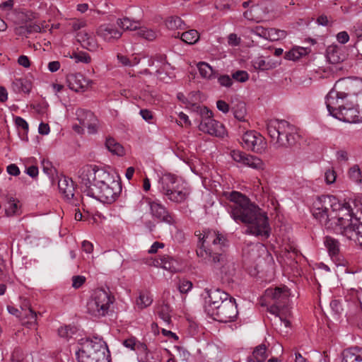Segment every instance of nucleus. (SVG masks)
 I'll list each match as a JSON object with an SVG mask.
<instances>
[{"label":"nucleus","instance_id":"f257e3e1","mask_svg":"<svg viewBox=\"0 0 362 362\" xmlns=\"http://www.w3.org/2000/svg\"><path fill=\"white\" fill-rule=\"evenodd\" d=\"M313 216L327 230L341 234L362 247V223L349 202L332 195L318 197L313 203Z\"/></svg>","mask_w":362,"mask_h":362},{"label":"nucleus","instance_id":"f03ea898","mask_svg":"<svg viewBox=\"0 0 362 362\" xmlns=\"http://www.w3.org/2000/svg\"><path fill=\"white\" fill-rule=\"evenodd\" d=\"M226 197L227 212L235 223L247 226V233L264 238L269 236L271 228L264 211L239 192L233 191Z\"/></svg>","mask_w":362,"mask_h":362},{"label":"nucleus","instance_id":"7ed1b4c3","mask_svg":"<svg viewBox=\"0 0 362 362\" xmlns=\"http://www.w3.org/2000/svg\"><path fill=\"white\" fill-rule=\"evenodd\" d=\"M361 90V79L343 78L337 81L325 98L329 114L344 122H362V111H359L354 103L356 90Z\"/></svg>","mask_w":362,"mask_h":362},{"label":"nucleus","instance_id":"20e7f679","mask_svg":"<svg viewBox=\"0 0 362 362\" xmlns=\"http://www.w3.org/2000/svg\"><path fill=\"white\" fill-rule=\"evenodd\" d=\"M78 177L83 192L103 203H113L122 192L119 182L94 165L82 166L78 171Z\"/></svg>","mask_w":362,"mask_h":362},{"label":"nucleus","instance_id":"39448f33","mask_svg":"<svg viewBox=\"0 0 362 362\" xmlns=\"http://www.w3.org/2000/svg\"><path fill=\"white\" fill-rule=\"evenodd\" d=\"M227 247V240L224 236L214 230H206L202 237H199L196 253L202 261L214 264L222 274L227 275L234 269L233 262L226 254Z\"/></svg>","mask_w":362,"mask_h":362},{"label":"nucleus","instance_id":"423d86ee","mask_svg":"<svg viewBox=\"0 0 362 362\" xmlns=\"http://www.w3.org/2000/svg\"><path fill=\"white\" fill-rule=\"evenodd\" d=\"M76 356L78 362H110V351L106 343L99 337L78 340Z\"/></svg>","mask_w":362,"mask_h":362},{"label":"nucleus","instance_id":"0eeeda50","mask_svg":"<svg viewBox=\"0 0 362 362\" xmlns=\"http://www.w3.org/2000/svg\"><path fill=\"white\" fill-rule=\"evenodd\" d=\"M267 129L276 148L290 147L296 141V129L286 120L270 119L267 123Z\"/></svg>","mask_w":362,"mask_h":362},{"label":"nucleus","instance_id":"6e6552de","mask_svg":"<svg viewBox=\"0 0 362 362\" xmlns=\"http://www.w3.org/2000/svg\"><path fill=\"white\" fill-rule=\"evenodd\" d=\"M194 110L201 117V122L199 129L204 133L218 137H223L226 134V129L223 124L215 120L213 117V112L205 106L192 105Z\"/></svg>","mask_w":362,"mask_h":362},{"label":"nucleus","instance_id":"1a4fd4ad","mask_svg":"<svg viewBox=\"0 0 362 362\" xmlns=\"http://www.w3.org/2000/svg\"><path fill=\"white\" fill-rule=\"evenodd\" d=\"M114 302V297L104 289L93 291L87 303L88 313L95 317H103L107 314L110 305Z\"/></svg>","mask_w":362,"mask_h":362},{"label":"nucleus","instance_id":"9d476101","mask_svg":"<svg viewBox=\"0 0 362 362\" xmlns=\"http://www.w3.org/2000/svg\"><path fill=\"white\" fill-rule=\"evenodd\" d=\"M238 308L235 298L230 297L222 301L211 313L208 314L212 319L221 322H228L235 320L238 316Z\"/></svg>","mask_w":362,"mask_h":362},{"label":"nucleus","instance_id":"9b49d317","mask_svg":"<svg viewBox=\"0 0 362 362\" xmlns=\"http://www.w3.org/2000/svg\"><path fill=\"white\" fill-rule=\"evenodd\" d=\"M242 146L257 153L265 152L267 141L264 136L255 130L246 131L241 136Z\"/></svg>","mask_w":362,"mask_h":362},{"label":"nucleus","instance_id":"f8f14e48","mask_svg":"<svg viewBox=\"0 0 362 362\" xmlns=\"http://www.w3.org/2000/svg\"><path fill=\"white\" fill-rule=\"evenodd\" d=\"M204 292V310L207 315L229 298V295L219 288H206Z\"/></svg>","mask_w":362,"mask_h":362},{"label":"nucleus","instance_id":"ddd939ff","mask_svg":"<svg viewBox=\"0 0 362 362\" xmlns=\"http://www.w3.org/2000/svg\"><path fill=\"white\" fill-rule=\"evenodd\" d=\"M230 156L234 161L242 165L247 166L257 170L264 169V163L256 156L248 155L239 150L231 151Z\"/></svg>","mask_w":362,"mask_h":362},{"label":"nucleus","instance_id":"4468645a","mask_svg":"<svg viewBox=\"0 0 362 362\" xmlns=\"http://www.w3.org/2000/svg\"><path fill=\"white\" fill-rule=\"evenodd\" d=\"M230 156L234 161L242 165L247 166L257 170L264 169V163L256 156L248 155L239 150L231 151Z\"/></svg>","mask_w":362,"mask_h":362},{"label":"nucleus","instance_id":"2eb2a0df","mask_svg":"<svg viewBox=\"0 0 362 362\" xmlns=\"http://www.w3.org/2000/svg\"><path fill=\"white\" fill-rule=\"evenodd\" d=\"M290 291L286 286L269 288L265 291V297L274 301V303L278 304L279 306L289 305Z\"/></svg>","mask_w":362,"mask_h":362},{"label":"nucleus","instance_id":"dca6fc26","mask_svg":"<svg viewBox=\"0 0 362 362\" xmlns=\"http://www.w3.org/2000/svg\"><path fill=\"white\" fill-rule=\"evenodd\" d=\"M190 193V187L181 179L172 192H170L165 198L173 202L182 203L189 198Z\"/></svg>","mask_w":362,"mask_h":362},{"label":"nucleus","instance_id":"f3484780","mask_svg":"<svg viewBox=\"0 0 362 362\" xmlns=\"http://www.w3.org/2000/svg\"><path fill=\"white\" fill-rule=\"evenodd\" d=\"M148 206L153 218L158 221L171 224L173 222V217L160 202L158 201H149Z\"/></svg>","mask_w":362,"mask_h":362},{"label":"nucleus","instance_id":"a211bd4d","mask_svg":"<svg viewBox=\"0 0 362 362\" xmlns=\"http://www.w3.org/2000/svg\"><path fill=\"white\" fill-rule=\"evenodd\" d=\"M92 81L81 74H71L67 77L69 88L75 92H84L92 85Z\"/></svg>","mask_w":362,"mask_h":362},{"label":"nucleus","instance_id":"6ab92c4d","mask_svg":"<svg viewBox=\"0 0 362 362\" xmlns=\"http://www.w3.org/2000/svg\"><path fill=\"white\" fill-rule=\"evenodd\" d=\"M181 178L175 175L167 173L163 174L158 180V190L165 197L172 192Z\"/></svg>","mask_w":362,"mask_h":362},{"label":"nucleus","instance_id":"aec40b11","mask_svg":"<svg viewBox=\"0 0 362 362\" xmlns=\"http://www.w3.org/2000/svg\"><path fill=\"white\" fill-rule=\"evenodd\" d=\"M97 35L107 42H113L119 40L122 33L115 25L106 23L101 25L96 31Z\"/></svg>","mask_w":362,"mask_h":362},{"label":"nucleus","instance_id":"412c9836","mask_svg":"<svg viewBox=\"0 0 362 362\" xmlns=\"http://www.w3.org/2000/svg\"><path fill=\"white\" fill-rule=\"evenodd\" d=\"M76 39L83 48L90 52H95L98 48V43L92 33L85 30L79 31L76 35Z\"/></svg>","mask_w":362,"mask_h":362},{"label":"nucleus","instance_id":"4be33fe9","mask_svg":"<svg viewBox=\"0 0 362 362\" xmlns=\"http://www.w3.org/2000/svg\"><path fill=\"white\" fill-rule=\"evenodd\" d=\"M59 192L67 200L71 199L74 196V185L71 179L67 177H62L58 181Z\"/></svg>","mask_w":362,"mask_h":362},{"label":"nucleus","instance_id":"5701e85b","mask_svg":"<svg viewBox=\"0 0 362 362\" xmlns=\"http://www.w3.org/2000/svg\"><path fill=\"white\" fill-rule=\"evenodd\" d=\"M341 362H362V348L354 346L345 349Z\"/></svg>","mask_w":362,"mask_h":362},{"label":"nucleus","instance_id":"b1692460","mask_svg":"<svg viewBox=\"0 0 362 362\" xmlns=\"http://www.w3.org/2000/svg\"><path fill=\"white\" fill-rule=\"evenodd\" d=\"M324 244L327 249L328 253L333 260H339V243L336 239L326 236Z\"/></svg>","mask_w":362,"mask_h":362},{"label":"nucleus","instance_id":"393cba45","mask_svg":"<svg viewBox=\"0 0 362 362\" xmlns=\"http://www.w3.org/2000/svg\"><path fill=\"white\" fill-rule=\"evenodd\" d=\"M158 265L163 269L171 272H177L180 270V264L178 261L168 255H163L157 261Z\"/></svg>","mask_w":362,"mask_h":362},{"label":"nucleus","instance_id":"a878e982","mask_svg":"<svg viewBox=\"0 0 362 362\" xmlns=\"http://www.w3.org/2000/svg\"><path fill=\"white\" fill-rule=\"evenodd\" d=\"M267 358V347L260 344L255 347L251 356H248L247 362H264Z\"/></svg>","mask_w":362,"mask_h":362},{"label":"nucleus","instance_id":"bb28decb","mask_svg":"<svg viewBox=\"0 0 362 362\" xmlns=\"http://www.w3.org/2000/svg\"><path fill=\"white\" fill-rule=\"evenodd\" d=\"M199 74L203 78L211 80L217 77V71H215L208 63L200 62L197 64Z\"/></svg>","mask_w":362,"mask_h":362},{"label":"nucleus","instance_id":"cd10ccee","mask_svg":"<svg viewBox=\"0 0 362 362\" xmlns=\"http://www.w3.org/2000/svg\"><path fill=\"white\" fill-rule=\"evenodd\" d=\"M12 88L16 93H29L32 88V84L26 78H16L12 82Z\"/></svg>","mask_w":362,"mask_h":362},{"label":"nucleus","instance_id":"c85d7f7f","mask_svg":"<svg viewBox=\"0 0 362 362\" xmlns=\"http://www.w3.org/2000/svg\"><path fill=\"white\" fill-rule=\"evenodd\" d=\"M122 344L127 349L134 351L138 355L140 351H144L146 349V344L140 342L134 337H130L124 339Z\"/></svg>","mask_w":362,"mask_h":362},{"label":"nucleus","instance_id":"c756f323","mask_svg":"<svg viewBox=\"0 0 362 362\" xmlns=\"http://www.w3.org/2000/svg\"><path fill=\"white\" fill-rule=\"evenodd\" d=\"M138 358L141 362H160L161 358L160 353L157 351H150L146 346L145 351H140Z\"/></svg>","mask_w":362,"mask_h":362},{"label":"nucleus","instance_id":"7c9ffc66","mask_svg":"<svg viewBox=\"0 0 362 362\" xmlns=\"http://www.w3.org/2000/svg\"><path fill=\"white\" fill-rule=\"evenodd\" d=\"M309 49L303 47H294L285 54V59L296 61L309 53Z\"/></svg>","mask_w":362,"mask_h":362},{"label":"nucleus","instance_id":"2f4dec72","mask_svg":"<svg viewBox=\"0 0 362 362\" xmlns=\"http://www.w3.org/2000/svg\"><path fill=\"white\" fill-rule=\"evenodd\" d=\"M327 59L333 64H338L344 60L341 49L336 46H330L327 49Z\"/></svg>","mask_w":362,"mask_h":362},{"label":"nucleus","instance_id":"473e14b6","mask_svg":"<svg viewBox=\"0 0 362 362\" xmlns=\"http://www.w3.org/2000/svg\"><path fill=\"white\" fill-rule=\"evenodd\" d=\"M105 146L112 154L118 156H122L124 154L123 146L113 138L106 139Z\"/></svg>","mask_w":362,"mask_h":362},{"label":"nucleus","instance_id":"72a5a7b5","mask_svg":"<svg viewBox=\"0 0 362 362\" xmlns=\"http://www.w3.org/2000/svg\"><path fill=\"white\" fill-rule=\"evenodd\" d=\"M252 66L255 69L267 71L276 67V64L266 61L263 57H258L252 61Z\"/></svg>","mask_w":362,"mask_h":362},{"label":"nucleus","instance_id":"f704fd0d","mask_svg":"<svg viewBox=\"0 0 362 362\" xmlns=\"http://www.w3.org/2000/svg\"><path fill=\"white\" fill-rule=\"evenodd\" d=\"M153 298L148 291H141L139 297L136 300V304L140 309H144L151 305Z\"/></svg>","mask_w":362,"mask_h":362},{"label":"nucleus","instance_id":"c9c22d12","mask_svg":"<svg viewBox=\"0 0 362 362\" xmlns=\"http://www.w3.org/2000/svg\"><path fill=\"white\" fill-rule=\"evenodd\" d=\"M117 23L123 30H136L140 26L138 21L131 20L127 17L119 18L117 21Z\"/></svg>","mask_w":362,"mask_h":362},{"label":"nucleus","instance_id":"e433bc0d","mask_svg":"<svg viewBox=\"0 0 362 362\" xmlns=\"http://www.w3.org/2000/svg\"><path fill=\"white\" fill-rule=\"evenodd\" d=\"M234 117L239 121L245 122V117L247 114L246 105L243 102L238 103L233 108Z\"/></svg>","mask_w":362,"mask_h":362},{"label":"nucleus","instance_id":"4c0bfd02","mask_svg":"<svg viewBox=\"0 0 362 362\" xmlns=\"http://www.w3.org/2000/svg\"><path fill=\"white\" fill-rule=\"evenodd\" d=\"M180 38L183 42L189 45H193L199 40V35L196 30H189L182 33Z\"/></svg>","mask_w":362,"mask_h":362},{"label":"nucleus","instance_id":"58836bf2","mask_svg":"<svg viewBox=\"0 0 362 362\" xmlns=\"http://www.w3.org/2000/svg\"><path fill=\"white\" fill-rule=\"evenodd\" d=\"M286 36V32L285 30L275 28H269L266 40H269L270 41H276L285 38Z\"/></svg>","mask_w":362,"mask_h":362},{"label":"nucleus","instance_id":"ea45409f","mask_svg":"<svg viewBox=\"0 0 362 362\" xmlns=\"http://www.w3.org/2000/svg\"><path fill=\"white\" fill-rule=\"evenodd\" d=\"M76 115L80 124L83 127V125L87 124V122L90 119L93 118V113L89 110L78 109Z\"/></svg>","mask_w":362,"mask_h":362},{"label":"nucleus","instance_id":"a19ab883","mask_svg":"<svg viewBox=\"0 0 362 362\" xmlns=\"http://www.w3.org/2000/svg\"><path fill=\"white\" fill-rule=\"evenodd\" d=\"M166 26L171 30L182 29L185 26L182 20L178 16H171L166 20Z\"/></svg>","mask_w":362,"mask_h":362},{"label":"nucleus","instance_id":"79ce46f5","mask_svg":"<svg viewBox=\"0 0 362 362\" xmlns=\"http://www.w3.org/2000/svg\"><path fill=\"white\" fill-rule=\"evenodd\" d=\"M170 308L168 305H162L159 307L158 315L160 318L167 325L171 322Z\"/></svg>","mask_w":362,"mask_h":362},{"label":"nucleus","instance_id":"37998d69","mask_svg":"<svg viewBox=\"0 0 362 362\" xmlns=\"http://www.w3.org/2000/svg\"><path fill=\"white\" fill-rule=\"evenodd\" d=\"M136 33L139 36L149 41L153 40L157 37V33L156 31L146 27L139 26Z\"/></svg>","mask_w":362,"mask_h":362},{"label":"nucleus","instance_id":"c03bdc74","mask_svg":"<svg viewBox=\"0 0 362 362\" xmlns=\"http://www.w3.org/2000/svg\"><path fill=\"white\" fill-rule=\"evenodd\" d=\"M76 327L71 326L61 327L58 329V334L60 337L67 340L72 338L76 332Z\"/></svg>","mask_w":362,"mask_h":362},{"label":"nucleus","instance_id":"a18cd8bd","mask_svg":"<svg viewBox=\"0 0 362 362\" xmlns=\"http://www.w3.org/2000/svg\"><path fill=\"white\" fill-rule=\"evenodd\" d=\"M349 177L352 181L362 185V173L358 165H354L349 169Z\"/></svg>","mask_w":362,"mask_h":362},{"label":"nucleus","instance_id":"49530a36","mask_svg":"<svg viewBox=\"0 0 362 362\" xmlns=\"http://www.w3.org/2000/svg\"><path fill=\"white\" fill-rule=\"evenodd\" d=\"M259 8L257 6H252L250 9L244 12V17L249 21H255L259 22L261 17L258 16Z\"/></svg>","mask_w":362,"mask_h":362},{"label":"nucleus","instance_id":"de8ad7c7","mask_svg":"<svg viewBox=\"0 0 362 362\" xmlns=\"http://www.w3.org/2000/svg\"><path fill=\"white\" fill-rule=\"evenodd\" d=\"M18 202L11 198L8 200L5 207V213L6 216H11L18 213Z\"/></svg>","mask_w":362,"mask_h":362},{"label":"nucleus","instance_id":"09e8293b","mask_svg":"<svg viewBox=\"0 0 362 362\" xmlns=\"http://www.w3.org/2000/svg\"><path fill=\"white\" fill-rule=\"evenodd\" d=\"M70 58L74 59L76 63H85L88 64L91 61V58L88 54L83 52H74L70 55Z\"/></svg>","mask_w":362,"mask_h":362},{"label":"nucleus","instance_id":"8fccbe9b","mask_svg":"<svg viewBox=\"0 0 362 362\" xmlns=\"http://www.w3.org/2000/svg\"><path fill=\"white\" fill-rule=\"evenodd\" d=\"M25 315L26 317L28 319L27 323L29 325L30 327H34L35 329H37V313L35 312L31 308H28Z\"/></svg>","mask_w":362,"mask_h":362},{"label":"nucleus","instance_id":"3c124183","mask_svg":"<svg viewBox=\"0 0 362 362\" xmlns=\"http://www.w3.org/2000/svg\"><path fill=\"white\" fill-rule=\"evenodd\" d=\"M232 79L240 83H245L249 79V74L246 71L238 70L232 74Z\"/></svg>","mask_w":362,"mask_h":362},{"label":"nucleus","instance_id":"603ef678","mask_svg":"<svg viewBox=\"0 0 362 362\" xmlns=\"http://www.w3.org/2000/svg\"><path fill=\"white\" fill-rule=\"evenodd\" d=\"M98 121L95 115H93V118L90 119L87 122V124L83 126L84 128H87L89 134H95L98 131Z\"/></svg>","mask_w":362,"mask_h":362},{"label":"nucleus","instance_id":"864d4df0","mask_svg":"<svg viewBox=\"0 0 362 362\" xmlns=\"http://www.w3.org/2000/svg\"><path fill=\"white\" fill-rule=\"evenodd\" d=\"M192 286L193 284L190 281L182 279L179 281L178 290L181 293H187L192 290Z\"/></svg>","mask_w":362,"mask_h":362},{"label":"nucleus","instance_id":"5fc2aeb1","mask_svg":"<svg viewBox=\"0 0 362 362\" xmlns=\"http://www.w3.org/2000/svg\"><path fill=\"white\" fill-rule=\"evenodd\" d=\"M217 79L218 82L220 84L221 86L226 87V88H230L232 86L233 82L232 77H230V76L223 74V75H217Z\"/></svg>","mask_w":362,"mask_h":362},{"label":"nucleus","instance_id":"6e6d98bb","mask_svg":"<svg viewBox=\"0 0 362 362\" xmlns=\"http://www.w3.org/2000/svg\"><path fill=\"white\" fill-rule=\"evenodd\" d=\"M337 178V173L333 168H329L325 172V181L327 185L334 183Z\"/></svg>","mask_w":362,"mask_h":362},{"label":"nucleus","instance_id":"4d7b16f0","mask_svg":"<svg viewBox=\"0 0 362 362\" xmlns=\"http://www.w3.org/2000/svg\"><path fill=\"white\" fill-rule=\"evenodd\" d=\"M284 308H288V307L286 306H279L278 304L274 303L272 305H271L268 308V312L274 315L275 318L277 320L279 318V317L281 315V310Z\"/></svg>","mask_w":362,"mask_h":362},{"label":"nucleus","instance_id":"13d9d810","mask_svg":"<svg viewBox=\"0 0 362 362\" xmlns=\"http://www.w3.org/2000/svg\"><path fill=\"white\" fill-rule=\"evenodd\" d=\"M268 28H264L262 26H255L250 29V33H253L260 37L267 39Z\"/></svg>","mask_w":362,"mask_h":362},{"label":"nucleus","instance_id":"bf43d9fd","mask_svg":"<svg viewBox=\"0 0 362 362\" xmlns=\"http://www.w3.org/2000/svg\"><path fill=\"white\" fill-rule=\"evenodd\" d=\"M250 256L252 259H255L256 256V253L259 252H264L265 251V247L259 243L257 244H252L250 247Z\"/></svg>","mask_w":362,"mask_h":362},{"label":"nucleus","instance_id":"052dcab7","mask_svg":"<svg viewBox=\"0 0 362 362\" xmlns=\"http://www.w3.org/2000/svg\"><path fill=\"white\" fill-rule=\"evenodd\" d=\"M139 115L143 118L144 120L147 122L149 124L153 123V112L147 109H141L139 111Z\"/></svg>","mask_w":362,"mask_h":362},{"label":"nucleus","instance_id":"680f3d73","mask_svg":"<svg viewBox=\"0 0 362 362\" xmlns=\"http://www.w3.org/2000/svg\"><path fill=\"white\" fill-rule=\"evenodd\" d=\"M86 282V277L81 275L72 277V286L74 288H79Z\"/></svg>","mask_w":362,"mask_h":362},{"label":"nucleus","instance_id":"e2e57ef3","mask_svg":"<svg viewBox=\"0 0 362 362\" xmlns=\"http://www.w3.org/2000/svg\"><path fill=\"white\" fill-rule=\"evenodd\" d=\"M330 307H331L332 310L336 315H339L343 311L341 303L338 300H332L330 303Z\"/></svg>","mask_w":362,"mask_h":362},{"label":"nucleus","instance_id":"0e129e2a","mask_svg":"<svg viewBox=\"0 0 362 362\" xmlns=\"http://www.w3.org/2000/svg\"><path fill=\"white\" fill-rule=\"evenodd\" d=\"M216 107L220 112H223V114H227L230 111L229 105L226 101L222 100H217Z\"/></svg>","mask_w":362,"mask_h":362},{"label":"nucleus","instance_id":"69168bd1","mask_svg":"<svg viewBox=\"0 0 362 362\" xmlns=\"http://www.w3.org/2000/svg\"><path fill=\"white\" fill-rule=\"evenodd\" d=\"M337 40L341 44H345L349 40V35L346 31L339 32L337 35Z\"/></svg>","mask_w":362,"mask_h":362},{"label":"nucleus","instance_id":"338daca9","mask_svg":"<svg viewBox=\"0 0 362 362\" xmlns=\"http://www.w3.org/2000/svg\"><path fill=\"white\" fill-rule=\"evenodd\" d=\"M240 42V38L235 33H231L228 37V43L230 46H237Z\"/></svg>","mask_w":362,"mask_h":362},{"label":"nucleus","instance_id":"774afa93","mask_svg":"<svg viewBox=\"0 0 362 362\" xmlns=\"http://www.w3.org/2000/svg\"><path fill=\"white\" fill-rule=\"evenodd\" d=\"M356 101L355 100L354 103L359 110L360 112H362V90H356Z\"/></svg>","mask_w":362,"mask_h":362}]
</instances>
